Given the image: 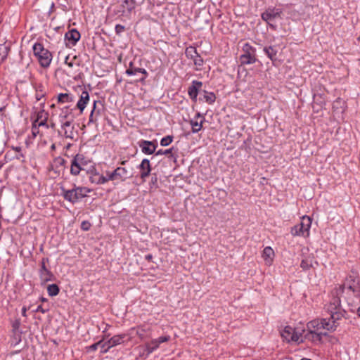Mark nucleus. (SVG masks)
<instances>
[{
  "instance_id": "obj_1",
  "label": "nucleus",
  "mask_w": 360,
  "mask_h": 360,
  "mask_svg": "<svg viewBox=\"0 0 360 360\" xmlns=\"http://www.w3.org/2000/svg\"><path fill=\"white\" fill-rule=\"evenodd\" d=\"M330 319H314L307 324V332L304 335V340L314 344L321 343L322 338L328 335L327 331H335L339 326L338 321L345 317L346 311L341 306L340 297L334 296L326 305Z\"/></svg>"
},
{
  "instance_id": "obj_2",
  "label": "nucleus",
  "mask_w": 360,
  "mask_h": 360,
  "mask_svg": "<svg viewBox=\"0 0 360 360\" xmlns=\"http://www.w3.org/2000/svg\"><path fill=\"white\" fill-rule=\"evenodd\" d=\"M62 195L64 199L70 202L75 203L86 197L89 190L86 187L75 186L72 189L67 190L61 188Z\"/></svg>"
},
{
  "instance_id": "obj_3",
  "label": "nucleus",
  "mask_w": 360,
  "mask_h": 360,
  "mask_svg": "<svg viewBox=\"0 0 360 360\" xmlns=\"http://www.w3.org/2000/svg\"><path fill=\"white\" fill-rule=\"evenodd\" d=\"M33 53L41 67H49L53 58L52 53L46 49L41 43H35L33 45Z\"/></svg>"
},
{
  "instance_id": "obj_4",
  "label": "nucleus",
  "mask_w": 360,
  "mask_h": 360,
  "mask_svg": "<svg viewBox=\"0 0 360 360\" xmlns=\"http://www.w3.org/2000/svg\"><path fill=\"white\" fill-rule=\"evenodd\" d=\"M311 225V219L308 216H304L299 224L291 228L290 233L293 236L308 237Z\"/></svg>"
},
{
  "instance_id": "obj_5",
  "label": "nucleus",
  "mask_w": 360,
  "mask_h": 360,
  "mask_svg": "<svg viewBox=\"0 0 360 360\" xmlns=\"http://www.w3.org/2000/svg\"><path fill=\"white\" fill-rule=\"evenodd\" d=\"M243 53L239 58L241 65L254 64L257 61L256 49L249 43H245L242 47Z\"/></svg>"
},
{
  "instance_id": "obj_6",
  "label": "nucleus",
  "mask_w": 360,
  "mask_h": 360,
  "mask_svg": "<svg viewBox=\"0 0 360 360\" xmlns=\"http://www.w3.org/2000/svg\"><path fill=\"white\" fill-rule=\"evenodd\" d=\"M282 11L276 8H268L262 13V19L267 22L268 25L273 30H276V25L274 21L277 18H281Z\"/></svg>"
},
{
  "instance_id": "obj_7",
  "label": "nucleus",
  "mask_w": 360,
  "mask_h": 360,
  "mask_svg": "<svg viewBox=\"0 0 360 360\" xmlns=\"http://www.w3.org/2000/svg\"><path fill=\"white\" fill-rule=\"evenodd\" d=\"M185 54L188 59L193 60L194 65L196 66L195 70H200L204 63V60L197 52L196 49L193 46H189L186 48Z\"/></svg>"
},
{
  "instance_id": "obj_8",
  "label": "nucleus",
  "mask_w": 360,
  "mask_h": 360,
  "mask_svg": "<svg viewBox=\"0 0 360 360\" xmlns=\"http://www.w3.org/2000/svg\"><path fill=\"white\" fill-rule=\"evenodd\" d=\"M347 288L353 292H359V279L356 275H349L347 277L345 283L340 287L342 291Z\"/></svg>"
},
{
  "instance_id": "obj_9",
  "label": "nucleus",
  "mask_w": 360,
  "mask_h": 360,
  "mask_svg": "<svg viewBox=\"0 0 360 360\" xmlns=\"http://www.w3.org/2000/svg\"><path fill=\"white\" fill-rule=\"evenodd\" d=\"M115 180L117 181L124 182L127 179L133 177V173L125 167H117L114 171Z\"/></svg>"
},
{
  "instance_id": "obj_10",
  "label": "nucleus",
  "mask_w": 360,
  "mask_h": 360,
  "mask_svg": "<svg viewBox=\"0 0 360 360\" xmlns=\"http://www.w3.org/2000/svg\"><path fill=\"white\" fill-rule=\"evenodd\" d=\"M139 146L141 148V151L146 155H152L155 153L157 143L155 141L141 140L139 142Z\"/></svg>"
},
{
  "instance_id": "obj_11",
  "label": "nucleus",
  "mask_w": 360,
  "mask_h": 360,
  "mask_svg": "<svg viewBox=\"0 0 360 360\" xmlns=\"http://www.w3.org/2000/svg\"><path fill=\"white\" fill-rule=\"evenodd\" d=\"M65 162V160L60 156L55 158L50 165L49 171H53L58 176L60 171L64 169Z\"/></svg>"
},
{
  "instance_id": "obj_12",
  "label": "nucleus",
  "mask_w": 360,
  "mask_h": 360,
  "mask_svg": "<svg viewBox=\"0 0 360 360\" xmlns=\"http://www.w3.org/2000/svg\"><path fill=\"white\" fill-rule=\"evenodd\" d=\"M138 168L140 171L141 179L145 181L146 179L150 175L151 172L150 160L146 158L143 159L141 164L139 165Z\"/></svg>"
},
{
  "instance_id": "obj_13",
  "label": "nucleus",
  "mask_w": 360,
  "mask_h": 360,
  "mask_svg": "<svg viewBox=\"0 0 360 360\" xmlns=\"http://www.w3.org/2000/svg\"><path fill=\"white\" fill-rule=\"evenodd\" d=\"M73 121L66 120L62 122L61 130L63 132V135L65 138L73 139L75 136L74 126L72 124Z\"/></svg>"
},
{
  "instance_id": "obj_14",
  "label": "nucleus",
  "mask_w": 360,
  "mask_h": 360,
  "mask_svg": "<svg viewBox=\"0 0 360 360\" xmlns=\"http://www.w3.org/2000/svg\"><path fill=\"white\" fill-rule=\"evenodd\" d=\"M202 86V82L193 80L191 85L188 87V94L193 101H196L198 92Z\"/></svg>"
},
{
  "instance_id": "obj_15",
  "label": "nucleus",
  "mask_w": 360,
  "mask_h": 360,
  "mask_svg": "<svg viewBox=\"0 0 360 360\" xmlns=\"http://www.w3.org/2000/svg\"><path fill=\"white\" fill-rule=\"evenodd\" d=\"M281 335L282 338L288 342L291 341L297 342V337L296 335H295V329L290 326H285L281 331Z\"/></svg>"
},
{
  "instance_id": "obj_16",
  "label": "nucleus",
  "mask_w": 360,
  "mask_h": 360,
  "mask_svg": "<svg viewBox=\"0 0 360 360\" xmlns=\"http://www.w3.org/2000/svg\"><path fill=\"white\" fill-rule=\"evenodd\" d=\"M81 37L80 33L76 29L69 30L65 34V39L69 44L75 46Z\"/></svg>"
},
{
  "instance_id": "obj_17",
  "label": "nucleus",
  "mask_w": 360,
  "mask_h": 360,
  "mask_svg": "<svg viewBox=\"0 0 360 360\" xmlns=\"http://www.w3.org/2000/svg\"><path fill=\"white\" fill-rule=\"evenodd\" d=\"M39 277L42 283H46L52 280L53 274L48 269L46 265H41L39 269Z\"/></svg>"
},
{
  "instance_id": "obj_18",
  "label": "nucleus",
  "mask_w": 360,
  "mask_h": 360,
  "mask_svg": "<svg viewBox=\"0 0 360 360\" xmlns=\"http://www.w3.org/2000/svg\"><path fill=\"white\" fill-rule=\"evenodd\" d=\"M89 101V94L86 91H83L80 95L79 99L77 103L76 107L80 110V112L82 113L84 108H86V104Z\"/></svg>"
},
{
  "instance_id": "obj_19",
  "label": "nucleus",
  "mask_w": 360,
  "mask_h": 360,
  "mask_svg": "<svg viewBox=\"0 0 360 360\" xmlns=\"http://www.w3.org/2000/svg\"><path fill=\"white\" fill-rule=\"evenodd\" d=\"M125 334L115 335L108 340V348L119 345L124 342Z\"/></svg>"
},
{
  "instance_id": "obj_20",
  "label": "nucleus",
  "mask_w": 360,
  "mask_h": 360,
  "mask_svg": "<svg viewBox=\"0 0 360 360\" xmlns=\"http://www.w3.org/2000/svg\"><path fill=\"white\" fill-rule=\"evenodd\" d=\"M274 256V252L271 247H266L262 253V257L264 258L266 264H270L273 260Z\"/></svg>"
},
{
  "instance_id": "obj_21",
  "label": "nucleus",
  "mask_w": 360,
  "mask_h": 360,
  "mask_svg": "<svg viewBox=\"0 0 360 360\" xmlns=\"http://www.w3.org/2000/svg\"><path fill=\"white\" fill-rule=\"evenodd\" d=\"M72 109H70L69 107L66 106L62 108L61 112L60 114V118L66 120H74V115H72Z\"/></svg>"
},
{
  "instance_id": "obj_22",
  "label": "nucleus",
  "mask_w": 360,
  "mask_h": 360,
  "mask_svg": "<svg viewBox=\"0 0 360 360\" xmlns=\"http://www.w3.org/2000/svg\"><path fill=\"white\" fill-rule=\"evenodd\" d=\"M9 50V45L6 43L0 44V65L6 59Z\"/></svg>"
},
{
  "instance_id": "obj_23",
  "label": "nucleus",
  "mask_w": 360,
  "mask_h": 360,
  "mask_svg": "<svg viewBox=\"0 0 360 360\" xmlns=\"http://www.w3.org/2000/svg\"><path fill=\"white\" fill-rule=\"evenodd\" d=\"M117 1L121 4L122 12H124L125 10L130 12L134 8V0H117Z\"/></svg>"
},
{
  "instance_id": "obj_24",
  "label": "nucleus",
  "mask_w": 360,
  "mask_h": 360,
  "mask_svg": "<svg viewBox=\"0 0 360 360\" xmlns=\"http://www.w3.org/2000/svg\"><path fill=\"white\" fill-rule=\"evenodd\" d=\"M264 51L272 61L276 59L278 51L274 46H266L264 48Z\"/></svg>"
},
{
  "instance_id": "obj_25",
  "label": "nucleus",
  "mask_w": 360,
  "mask_h": 360,
  "mask_svg": "<svg viewBox=\"0 0 360 360\" xmlns=\"http://www.w3.org/2000/svg\"><path fill=\"white\" fill-rule=\"evenodd\" d=\"M313 262H314L313 257H306L302 260L301 264H300V267L304 271H307L311 267H312Z\"/></svg>"
},
{
  "instance_id": "obj_26",
  "label": "nucleus",
  "mask_w": 360,
  "mask_h": 360,
  "mask_svg": "<svg viewBox=\"0 0 360 360\" xmlns=\"http://www.w3.org/2000/svg\"><path fill=\"white\" fill-rule=\"evenodd\" d=\"M295 329V335L297 337L298 343L303 342L304 341V333L305 332V329L302 326H299L294 328Z\"/></svg>"
},
{
  "instance_id": "obj_27",
  "label": "nucleus",
  "mask_w": 360,
  "mask_h": 360,
  "mask_svg": "<svg viewBox=\"0 0 360 360\" xmlns=\"http://www.w3.org/2000/svg\"><path fill=\"white\" fill-rule=\"evenodd\" d=\"M140 68L135 67L132 62H130L125 73L129 76L137 75L140 72Z\"/></svg>"
},
{
  "instance_id": "obj_28",
  "label": "nucleus",
  "mask_w": 360,
  "mask_h": 360,
  "mask_svg": "<svg viewBox=\"0 0 360 360\" xmlns=\"http://www.w3.org/2000/svg\"><path fill=\"white\" fill-rule=\"evenodd\" d=\"M58 103H65L73 101V96L69 94H60L58 96Z\"/></svg>"
},
{
  "instance_id": "obj_29",
  "label": "nucleus",
  "mask_w": 360,
  "mask_h": 360,
  "mask_svg": "<svg viewBox=\"0 0 360 360\" xmlns=\"http://www.w3.org/2000/svg\"><path fill=\"white\" fill-rule=\"evenodd\" d=\"M83 168L80 167L78 164L76 163V162H74L72 160L71 162V166H70V174L73 176H77L79 174L81 170H82Z\"/></svg>"
},
{
  "instance_id": "obj_30",
  "label": "nucleus",
  "mask_w": 360,
  "mask_h": 360,
  "mask_svg": "<svg viewBox=\"0 0 360 360\" xmlns=\"http://www.w3.org/2000/svg\"><path fill=\"white\" fill-rule=\"evenodd\" d=\"M60 289L58 285L51 284L47 287V292L49 296H56L59 293Z\"/></svg>"
},
{
  "instance_id": "obj_31",
  "label": "nucleus",
  "mask_w": 360,
  "mask_h": 360,
  "mask_svg": "<svg viewBox=\"0 0 360 360\" xmlns=\"http://www.w3.org/2000/svg\"><path fill=\"white\" fill-rule=\"evenodd\" d=\"M72 160L76 162V163L82 168L84 166L87 165V161L85 160V158L82 154H77L75 156H74Z\"/></svg>"
},
{
  "instance_id": "obj_32",
  "label": "nucleus",
  "mask_w": 360,
  "mask_h": 360,
  "mask_svg": "<svg viewBox=\"0 0 360 360\" xmlns=\"http://www.w3.org/2000/svg\"><path fill=\"white\" fill-rule=\"evenodd\" d=\"M49 117V113L44 110H39L37 114V118L34 122L37 123L39 121H47Z\"/></svg>"
},
{
  "instance_id": "obj_33",
  "label": "nucleus",
  "mask_w": 360,
  "mask_h": 360,
  "mask_svg": "<svg viewBox=\"0 0 360 360\" xmlns=\"http://www.w3.org/2000/svg\"><path fill=\"white\" fill-rule=\"evenodd\" d=\"M202 121L200 122H198V121H195L194 120H191L190 121V124L192 127V132L193 133H198L200 131L202 127Z\"/></svg>"
},
{
  "instance_id": "obj_34",
  "label": "nucleus",
  "mask_w": 360,
  "mask_h": 360,
  "mask_svg": "<svg viewBox=\"0 0 360 360\" xmlns=\"http://www.w3.org/2000/svg\"><path fill=\"white\" fill-rule=\"evenodd\" d=\"M160 345L158 343L155 339L152 340L147 345H146V351L148 353H152L155 350H156L159 347Z\"/></svg>"
},
{
  "instance_id": "obj_35",
  "label": "nucleus",
  "mask_w": 360,
  "mask_h": 360,
  "mask_svg": "<svg viewBox=\"0 0 360 360\" xmlns=\"http://www.w3.org/2000/svg\"><path fill=\"white\" fill-rule=\"evenodd\" d=\"M109 335H105L100 341H102V344L99 345L98 347L101 348V353L105 354L108 352V350L110 348H108V340L107 342H104V340L106 339L107 337H108Z\"/></svg>"
},
{
  "instance_id": "obj_36",
  "label": "nucleus",
  "mask_w": 360,
  "mask_h": 360,
  "mask_svg": "<svg viewBox=\"0 0 360 360\" xmlns=\"http://www.w3.org/2000/svg\"><path fill=\"white\" fill-rule=\"evenodd\" d=\"M91 181L96 182L97 184H104L106 183V179L103 175L96 174L91 177Z\"/></svg>"
},
{
  "instance_id": "obj_37",
  "label": "nucleus",
  "mask_w": 360,
  "mask_h": 360,
  "mask_svg": "<svg viewBox=\"0 0 360 360\" xmlns=\"http://www.w3.org/2000/svg\"><path fill=\"white\" fill-rule=\"evenodd\" d=\"M204 98L207 103L212 104L215 101L216 96L215 94L212 92H206L204 96Z\"/></svg>"
},
{
  "instance_id": "obj_38",
  "label": "nucleus",
  "mask_w": 360,
  "mask_h": 360,
  "mask_svg": "<svg viewBox=\"0 0 360 360\" xmlns=\"http://www.w3.org/2000/svg\"><path fill=\"white\" fill-rule=\"evenodd\" d=\"M173 141V136L168 135L165 137H163L160 140V145L162 146H169L172 142Z\"/></svg>"
},
{
  "instance_id": "obj_39",
  "label": "nucleus",
  "mask_w": 360,
  "mask_h": 360,
  "mask_svg": "<svg viewBox=\"0 0 360 360\" xmlns=\"http://www.w3.org/2000/svg\"><path fill=\"white\" fill-rule=\"evenodd\" d=\"M139 73L142 74L143 75V77H140V78H138L136 79L135 81L136 82H143L145 81V79H146V77H148V72L146 71V69L144 68H141L140 69V72Z\"/></svg>"
},
{
  "instance_id": "obj_40",
  "label": "nucleus",
  "mask_w": 360,
  "mask_h": 360,
  "mask_svg": "<svg viewBox=\"0 0 360 360\" xmlns=\"http://www.w3.org/2000/svg\"><path fill=\"white\" fill-rule=\"evenodd\" d=\"M174 150V148H171L167 150H159L156 152V155H171V156H173L172 154V150Z\"/></svg>"
},
{
  "instance_id": "obj_41",
  "label": "nucleus",
  "mask_w": 360,
  "mask_h": 360,
  "mask_svg": "<svg viewBox=\"0 0 360 360\" xmlns=\"http://www.w3.org/2000/svg\"><path fill=\"white\" fill-rule=\"evenodd\" d=\"M101 344H102V341H98V342L87 347L86 349L88 352H94L98 349V347H99V345Z\"/></svg>"
},
{
  "instance_id": "obj_42",
  "label": "nucleus",
  "mask_w": 360,
  "mask_h": 360,
  "mask_svg": "<svg viewBox=\"0 0 360 360\" xmlns=\"http://www.w3.org/2000/svg\"><path fill=\"white\" fill-rule=\"evenodd\" d=\"M91 226V223L89 221H83L81 224V229L83 231H89Z\"/></svg>"
},
{
  "instance_id": "obj_43",
  "label": "nucleus",
  "mask_w": 360,
  "mask_h": 360,
  "mask_svg": "<svg viewBox=\"0 0 360 360\" xmlns=\"http://www.w3.org/2000/svg\"><path fill=\"white\" fill-rule=\"evenodd\" d=\"M115 30L116 34L121 35V34L125 30V27L118 24L115 25Z\"/></svg>"
},
{
  "instance_id": "obj_44",
  "label": "nucleus",
  "mask_w": 360,
  "mask_h": 360,
  "mask_svg": "<svg viewBox=\"0 0 360 360\" xmlns=\"http://www.w3.org/2000/svg\"><path fill=\"white\" fill-rule=\"evenodd\" d=\"M104 178H105V179H106V183L109 181H116L113 172H107L106 175L104 176Z\"/></svg>"
},
{
  "instance_id": "obj_45",
  "label": "nucleus",
  "mask_w": 360,
  "mask_h": 360,
  "mask_svg": "<svg viewBox=\"0 0 360 360\" xmlns=\"http://www.w3.org/2000/svg\"><path fill=\"white\" fill-rule=\"evenodd\" d=\"M39 127H38L37 123L33 122L32 126V133L34 137L37 136V135L39 133Z\"/></svg>"
},
{
  "instance_id": "obj_46",
  "label": "nucleus",
  "mask_w": 360,
  "mask_h": 360,
  "mask_svg": "<svg viewBox=\"0 0 360 360\" xmlns=\"http://www.w3.org/2000/svg\"><path fill=\"white\" fill-rule=\"evenodd\" d=\"M170 339V337L169 335L167 336H161L158 338L155 339L159 345L161 343L167 342Z\"/></svg>"
},
{
  "instance_id": "obj_47",
  "label": "nucleus",
  "mask_w": 360,
  "mask_h": 360,
  "mask_svg": "<svg viewBox=\"0 0 360 360\" xmlns=\"http://www.w3.org/2000/svg\"><path fill=\"white\" fill-rule=\"evenodd\" d=\"M96 103H97V101H94V108H93V110H91V114L89 115V122H94V112L95 109H96Z\"/></svg>"
},
{
  "instance_id": "obj_48",
  "label": "nucleus",
  "mask_w": 360,
  "mask_h": 360,
  "mask_svg": "<svg viewBox=\"0 0 360 360\" xmlns=\"http://www.w3.org/2000/svg\"><path fill=\"white\" fill-rule=\"evenodd\" d=\"M13 149L18 152L19 154L16 156L17 159H20V158H23V154L21 153L22 148L20 146H17L13 148Z\"/></svg>"
},
{
  "instance_id": "obj_49",
  "label": "nucleus",
  "mask_w": 360,
  "mask_h": 360,
  "mask_svg": "<svg viewBox=\"0 0 360 360\" xmlns=\"http://www.w3.org/2000/svg\"><path fill=\"white\" fill-rule=\"evenodd\" d=\"M20 326V321L18 319H16L12 324L13 328L14 330H18L19 327Z\"/></svg>"
},
{
  "instance_id": "obj_50",
  "label": "nucleus",
  "mask_w": 360,
  "mask_h": 360,
  "mask_svg": "<svg viewBox=\"0 0 360 360\" xmlns=\"http://www.w3.org/2000/svg\"><path fill=\"white\" fill-rule=\"evenodd\" d=\"M44 93L42 92V91H37V93H36V99L37 101H40L44 96Z\"/></svg>"
},
{
  "instance_id": "obj_51",
  "label": "nucleus",
  "mask_w": 360,
  "mask_h": 360,
  "mask_svg": "<svg viewBox=\"0 0 360 360\" xmlns=\"http://www.w3.org/2000/svg\"><path fill=\"white\" fill-rule=\"evenodd\" d=\"M38 127H46V128H49V126L47 124V121H39L37 123Z\"/></svg>"
},
{
  "instance_id": "obj_52",
  "label": "nucleus",
  "mask_w": 360,
  "mask_h": 360,
  "mask_svg": "<svg viewBox=\"0 0 360 360\" xmlns=\"http://www.w3.org/2000/svg\"><path fill=\"white\" fill-rule=\"evenodd\" d=\"M46 311L47 309H44L41 305L38 306L35 310L37 312H41L43 314H44Z\"/></svg>"
},
{
  "instance_id": "obj_53",
  "label": "nucleus",
  "mask_w": 360,
  "mask_h": 360,
  "mask_svg": "<svg viewBox=\"0 0 360 360\" xmlns=\"http://www.w3.org/2000/svg\"><path fill=\"white\" fill-rule=\"evenodd\" d=\"M69 58H70L69 56H66V57H65V64H67L69 67L72 68V67H73V63H72V62L68 61V60H69Z\"/></svg>"
},
{
  "instance_id": "obj_54",
  "label": "nucleus",
  "mask_w": 360,
  "mask_h": 360,
  "mask_svg": "<svg viewBox=\"0 0 360 360\" xmlns=\"http://www.w3.org/2000/svg\"><path fill=\"white\" fill-rule=\"evenodd\" d=\"M49 262V259L47 257H43L41 261V265H46V263Z\"/></svg>"
},
{
  "instance_id": "obj_55",
  "label": "nucleus",
  "mask_w": 360,
  "mask_h": 360,
  "mask_svg": "<svg viewBox=\"0 0 360 360\" xmlns=\"http://www.w3.org/2000/svg\"><path fill=\"white\" fill-rule=\"evenodd\" d=\"M145 259L148 261H150L153 259V255L151 254L146 255Z\"/></svg>"
},
{
  "instance_id": "obj_56",
  "label": "nucleus",
  "mask_w": 360,
  "mask_h": 360,
  "mask_svg": "<svg viewBox=\"0 0 360 360\" xmlns=\"http://www.w3.org/2000/svg\"><path fill=\"white\" fill-rule=\"evenodd\" d=\"M26 312H27V308H26V307H23L22 309V315L23 316H27Z\"/></svg>"
},
{
  "instance_id": "obj_57",
  "label": "nucleus",
  "mask_w": 360,
  "mask_h": 360,
  "mask_svg": "<svg viewBox=\"0 0 360 360\" xmlns=\"http://www.w3.org/2000/svg\"><path fill=\"white\" fill-rule=\"evenodd\" d=\"M5 109V107H1L0 108V117H1L3 115V111Z\"/></svg>"
},
{
  "instance_id": "obj_58",
  "label": "nucleus",
  "mask_w": 360,
  "mask_h": 360,
  "mask_svg": "<svg viewBox=\"0 0 360 360\" xmlns=\"http://www.w3.org/2000/svg\"><path fill=\"white\" fill-rule=\"evenodd\" d=\"M127 160H122V161L120 162V164H121V165H124L127 163Z\"/></svg>"
},
{
  "instance_id": "obj_59",
  "label": "nucleus",
  "mask_w": 360,
  "mask_h": 360,
  "mask_svg": "<svg viewBox=\"0 0 360 360\" xmlns=\"http://www.w3.org/2000/svg\"><path fill=\"white\" fill-rule=\"evenodd\" d=\"M357 314L360 317V307L357 309Z\"/></svg>"
},
{
  "instance_id": "obj_60",
  "label": "nucleus",
  "mask_w": 360,
  "mask_h": 360,
  "mask_svg": "<svg viewBox=\"0 0 360 360\" xmlns=\"http://www.w3.org/2000/svg\"><path fill=\"white\" fill-rule=\"evenodd\" d=\"M50 127H51V128H53H53H55V123L52 122V123L51 124Z\"/></svg>"
},
{
  "instance_id": "obj_61",
  "label": "nucleus",
  "mask_w": 360,
  "mask_h": 360,
  "mask_svg": "<svg viewBox=\"0 0 360 360\" xmlns=\"http://www.w3.org/2000/svg\"><path fill=\"white\" fill-rule=\"evenodd\" d=\"M41 300L42 302H46V301L47 300V299H46V298H44V297H41Z\"/></svg>"
},
{
  "instance_id": "obj_62",
  "label": "nucleus",
  "mask_w": 360,
  "mask_h": 360,
  "mask_svg": "<svg viewBox=\"0 0 360 360\" xmlns=\"http://www.w3.org/2000/svg\"><path fill=\"white\" fill-rule=\"evenodd\" d=\"M196 117H200V113H198V114L196 115Z\"/></svg>"
},
{
  "instance_id": "obj_63",
  "label": "nucleus",
  "mask_w": 360,
  "mask_h": 360,
  "mask_svg": "<svg viewBox=\"0 0 360 360\" xmlns=\"http://www.w3.org/2000/svg\"><path fill=\"white\" fill-rule=\"evenodd\" d=\"M339 103V101H336L335 103H334V105Z\"/></svg>"
}]
</instances>
